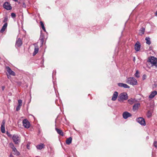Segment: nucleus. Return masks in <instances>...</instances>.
<instances>
[{
  "label": "nucleus",
  "instance_id": "c85d7f7f",
  "mask_svg": "<svg viewBox=\"0 0 157 157\" xmlns=\"http://www.w3.org/2000/svg\"><path fill=\"white\" fill-rule=\"evenodd\" d=\"M151 112L150 111H148L147 113V117L148 118L150 117L151 116Z\"/></svg>",
  "mask_w": 157,
  "mask_h": 157
},
{
  "label": "nucleus",
  "instance_id": "72a5a7b5",
  "mask_svg": "<svg viewBox=\"0 0 157 157\" xmlns=\"http://www.w3.org/2000/svg\"><path fill=\"white\" fill-rule=\"evenodd\" d=\"M153 145L155 147H157V142L155 141L153 143Z\"/></svg>",
  "mask_w": 157,
  "mask_h": 157
},
{
  "label": "nucleus",
  "instance_id": "f704fd0d",
  "mask_svg": "<svg viewBox=\"0 0 157 157\" xmlns=\"http://www.w3.org/2000/svg\"><path fill=\"white\" fill-rule=\"evenodd\" d=\"M44 36L43 34H41V35L40 37V39H43L44 40Z\"/></svg>",
  "mask_w": 157,
  "mask_h": 157
},
{
  "label": "nucleus",
  "instance_id": "1a4fd4ad",
  "mask_svg": "<svg viewBox=\"0 0 157 157\" xmlns=\"http://www.w3.org/2000/svg\"><path fill=\"white\" fill-rule=\"evenodd\" d=\"M5 122L6 121L5 120H3L2 121L1 126V132L3 133H4L5 132Z\"/></svg>",
  "mask_w": 157,
  "mask_h": 157
},
{
  "label": "nucleus",
  "instance_id": "412c9836",
  "mask_svg": "<svg viewBox=\"0 0 157 157\" xmlns=\"http://www.w3.org/2000/svg\"><path fill=\"white\" fill-rule=\"evenodd\" d=\"M12 151H13V154L14 155L18 156L20 155V152L17 151L16 148L13 149V150H12Z\"/></svg>",
  "mask_w": 157,
  "mask_h": 157
},
{
  "label": "nucleus",
  "instance_id": "4468645a",
  "mask_svg": "<svg viewBox=\"0 0 157 157\" xmlns=\"http://www.w3.org/2000/svg\"><path fill=\"white\" fill-rule=\"evenodd\" d=\"M118 86L120 87H123L124 88H129L130 87L128 85L126 84L119 83L118 84Z\"/></svg>",
  "mask_w": 157,
  "mask_h": 157
},
{
  "label": "nucleus",
  "instance_id": "f03ea898",
  "mask_svg": "<svg viewBox=\"0 0 157 157\" xmlns=\"http://www.w3.org/2000/svg\"><path fill=\"white\" fill-rule=\"evenodd\" d=\"M13 142L15 144L19 145L21 141V137L17 134H14L12 137Z\"/></svg>",
  "mask_w": 157,
  "mask_h": 157
},
{
  "label": "nucleus",
  "instance_id": "ea45409f",
  "mask_svg": "<svg viewBox=\"0 0 157 157\" xmlns=\"http://www.w3.org/2000/svg\"><path fill=\"white\" fill-rule=\"evenodd\" d=\"M5 86H2V89L3 90L5 89Z\"/></svg>",
  "mask_w": 157,
  "mask_h": 157
},
{
  "label": "nucleus",
  "instance_id": "4c0bfd02",
  "mask_svg": "<svg viewBox=\"0 0 157 157\" xmlns=\"http://www.w3.org/2000/svg\"><path fill=\"white\" fill-rule=\"evenodd\" d=\"M6 134L7 136L9 137H11V135L8 132H7Z\"/></svg>",
  "mask_w": 157,
  "mask_h": 157
},
{
  "label": "nucleus",
  "instance_id": "79ce46f5",
  "mask_svg": "<svg viewBox=\"0 0 157 157\" xmlns=\"http://www.w3.org/2000/svg\"><path fill=\"white\" fill-rule=\"evenodd\" d=\"M10 157H14V156L12 154H11L10 155Z\"/></svg>",
  "mask_w": 157,
  "mask_h": 157
},
{
  "label": "nucleus",
  "instance_id": "7c9ffc66",
  "mask_svg": "<svg viewBox=\"0 0 157 157\" xmlns=\"http://www.w3.org/2000/svg\"><path fill=\"white\" fill-rule=\"evenodd\" d=\"M21 106H20L19 105H18L16 108V110L17 111H18L20 110L21 107Z\"/></svg>",
  "mask_w": 157,
  "mask_h": 157
},
{
  "label": "nucleus",
  "instance_id": "473e14b6",
  "mask_svg": "<svg viewBox=\"0 0 157 157\" xmlns=\"http://www.w3.org/2000/svg\"><path fill=\"white\" fill-rule=\"evenodd\" d=\"M11 16L12 17L14 18H15L16 17V14L15 13H11Z\"/></svg>",
  "mask_w": 157,
  "mask_h": 157
},
{
  "label": "nucleus",
  "instance_id": "6e6552de",
  "mask_svg": "<svg viewBox=\"0 0 157 157\" xmlns=\"http://www.w3.org/2000/svg\"><path fill=\"white\" fill-rule=\"evenodd\" d=\"M6 68L7 71L10 75L13 76H14L15 75V73L12 71L9 67L7 66Z\"/></svg>",
  "mask_w": 157,
  "mask_h": 157
},
{
  "label": "nucleus",
  "instance_id": "ddd939ff",
  "mask_svg": "<svg viewBox=\"0 0 157 157\" xmlns=\"http://www.w3.org/2000/svg\"><path fill=\"white\" fill-rule=\"evenodd\" d=\"M34 45L35 46V49L33 53V55L35 56L38 52L39 49L38 47L36 44H35Z\"/></svg>",
  "mask_w": 157,
  "mask_h": 157
},
{
  "label": "nucleus",
  "instance_id": "a211bd4d",
  "mask_svg": "<svg viewBox=\"0 0 157 157\" xmlns=\"http://www.w3.org/2000/svg\"><path fill=\"white\" fill-rule=\"evenodd\" d=\"M7 23H5L3 26L2 29H1L0 32L1 33H3L5 30V29L7 28Z\"/></svg>",
  "mask_w": 157,
  "mask_h": 157
},
{
  "label": "nucleus",
  "instance_id": "e433bc0d",
  "mask_svg": "<svg viewBox=\"0 0 157 157\" xmlns=\"http://www.w3.org/2000/svg\"><path fill=\"white\" fill-rule=\"evenodd\" d=\"M7 20H8L7 18L6 17H5L4 18V20L3 22H6V21H7Z\"/></svg>",
  "mask_w": 157,
  "mask_h": 157
},
{
  "label": "nucleus",
  "instance_id": "aec40b11",
  "mask_svg": "<svg viewBox=\"0 0 157 157\" xmlns=\"http://www.w3.org/2000/svg\"><path fill=\"white\" fill-rule=\"evenodd\" d=\"M55 129L58 134H59V135H60L61 136H63V132L62 131V130L56 128H55Z\"/></svg>",
  "mask_w": 157,
  "mask_h": 157
},
{
  "label": "nucleus",
  "instance_id": "dca6fc26",
  "mask_svg": "<svg viewBox=\"0 0 157 157\" xmlns=\"http://www.w3.org/2000/svg\"><path fill=\"white\" fill-rule=\"evenodd\" d=\"M118 95V93L117 91H115L113 95V96L112 98V100L113 101H115L116 100L117 98V97Z\"/></svg>",
  "mask_w": 157,
  "mask_h": 157
},
{
  "label": "nucleus",
  "instance_id": "a19ab883",
  "mask_svg": "<svg viewBox=\"0 0 157 157\" xmlns=\"http://www.w3.org/2000/svg\"><path fill=\"white\" fill-rule=\"evenodd\" d=\"M146 75H144L143 76V78H144V79L145 78H146Z\"/></svg>",
  "mask_w": 157,
  "mask_h": 157
},
{
  "label": "nucleus",
  "instance_id": "a18cd8bd",
  "mask_svg": "<svg viewBox=\"0 0 157 157\" xmlns=\"http://www.w3.org/2000/svg\"><path fill=\"white\" fill-rule=\"evenodd\" d=\"M156 15H157V11L156 12Z\"/></svg>",
  "mask_w": 157,
  "mask_h": 157
},
{
  "label": "nucleus",
  "instance_id": "2f4dec72",
  "mask_svg": "<svg viewBox=\"0 0 157 157\" xmlns=\"http://www.w3.org/2000/svg\"><path fill=\"white\" fill-rule=\"evenodd\" d=\"M157 87V82H155L152 85V87L153 88H155Z\"/></svg>",
  "mask_w": 157,
  "mask_h": 157
},
{
  "label": "nucleus",
  "instance_id": "5701e85b",
  "mask_svg": "<svg viewBox=\"0 0 157 157\" xmlns=\"http://www.w3.org/2000/svg\"><path fill=\"white\" fill-rule=\"evenodd\" d=\"M145 30V29L143 27L141 28L140 30L139 34L141 35H143L144 33Z\"/></svg>",
  "mask_w": 157,
  "mask_h": 157
},
{
  "label": "nucleus",
  "instance_id": "bb28decb",
  "mask_svg": "<svg viewBox=\"0 0 157 157\" xmlns=\"http://www.w3.org/2000/svg\"><path fill=\"white\" fill-rule=\"evenodd\" d=\"M40 25L41 26V28L43 30H44L45 32L46 30L45 29L44 27V25L43 23V22L42 21L40 22Z\"/></svg>",
  "mask_w": 157,
  "mask_h": 157
},
{
  "label": "nucleus",
  "instance_id": "393cba45",
  "mask_svg": "<svg viewBox=\"0 0 157 157\" xmlns=\"http://www.w3.org/2000/svg\"><path fill=\"white\" fill-rule=\"evenodd\" d=\"M145 40H146V43L148 45H150L151 44V42L150 40V38L149 37H146Z\"/></svg>",
  "mask_w": 157,
  "mask_h": 157
},
{
  "label": "nucleus",
  "instance_id": "f3484780",
  "mask_svg": "<svg viewBox=\"0 0 157 157\" xmlns=\"http://www.w3.org/2000/svg\"><path fill=\"white\" fill-rule=\"evenodd\" d=\"M157 94V92L156 91H152L149 96V98H153Z\"/></svg>",
  "mask_w": 157,
  "mask_h": 157
},
{
  "label": "nucleus",
  "instance_id": "c756f323",
  "mask_svg": "<svg viewBox=\"0 0 157 157\" xmlns=\"http://www.w3.org/2000/svg\"><path fill=\"white\" fill-rule=\"evenodd\" d=\"M18 105L20 106H22V101L21 99H19L18 100Z\"/></svg>",
  "mask_w": 157,
  "mask_h": 157
},
{
  "label": "nucleus",
  "instance_id": "7ed1b4c3",
  "mask_svg": "<svg viewBox=\"0 0 157 157\" xmlns=\"http://www.w3.org/2000/svg\"><path fill=\"white\" fill-rule=\"evenodd\" d=\"M128 99V96L127 94L125 92H123L119 94L118 100L119 101H121L127 100Z\"/></svg>",
  "mask_w": 157,
  "mask_h": 157
},
{
  "label": "nucleus",
  "instance_id": "a878e982",
  "mask_svg": "<svg viewBox=\"0 0 157 157\" xmlns=\"http://www.w3.org/2000/svg\"><path fill=\"white\" fill-rule=\"evenodd\" d=\"M9 145L10 147L12 149V150L16 148L14 146L13 144L12 143H10L9 144Z\"/></svg>",
  "mask_w": 157,
  "mask_h": 157
},
{
  "label": "nucleus",
  "instance_id": "f257e3e1",
  "mask_svg": "<svg viewBox=\"0 0 157 157\" xmlns=\"http://www.w3.org/2000/svg\"><path fill=\"white\" fill-rule=\"evenodd\" d=\"M126 82L128 84L132 85H136L137 84V82L134 77H129L126 80Z\"/></svg>",
  "mask_w": 157,
  "mask_h": 157
},
{
  "label": "nucleus",
  "instance_id": "c03bdc74",
  "mask_svg": "<svg viewBox=\"0 0 157 157\" xmlns=\"http://www.w3.org/2000/svg\"><path fill=\"white\" fill-rule=\"evenodd\" d=\"M7 77H8V78H9L10 77L8 75H7Z\"/></svg>",
  "mask_w": 157,
  "mask_h": 157
},
{
  "label": "nucleus",
  "instance_id": "4be33fe9",
  "mask_svg": "<svg viewBox=\"0 0 157 157\" xmlns=\"http://www.w3.org/2000/svg\"><path fill=\"white\" fill-rule=\"evenodd\" d=\"M128 103L130 104H132L135 102V100L134 99L130 98L128 100Z\"/></svg>",
  "mask_w": 157,
  "mask_h": 157
},
{
  "label": "nucleus",
  "instance_id": "39448f33",
  "mask_svg": "<svg viewBox=\"0 0 157 157\" xmlns=\"http://www.w3.org/2000/svg\"><path fill=\"white\" fill-rule=\"evenodd\" d=\"M23 126L26 128H29L30 126V123L26 119H25L23 120Z\"/></svg>",
  "mask_w": 157,
  "mask_h": 157
},
{
  "label": "nucleus",
  "instance_id": "0eeeda50",
  "mask_svg": "<svg viewBox=\"0 0 157 157\" xmlns=\"http://www.w3.org/2000/svg\"><path fill=\"white\" fill-rule=\"evenodd\" d=\"M3 7L7 10H10L12 9L10 4L8 2H5L3 4Z\"/></svg>",
  "mask_w": 157,
  "mask_h": 157
},
{
  "label": "nucleus",
  "instance_id": "c9c22d12",
  "mask_svg": "<svg viewBox=\"0 0 157 157\" xmlns=\"http://www.w3.org/2000/svg\"><path fill=\"white\" fill-rule=\"evenodd\" d=\"M40 42L41 43V45H42L44 43V40L43 39H40Z\"/></svg>",
  "mask_w": 157,
  "mask_h": 157
},
{
  "label": "nucleus",
  "instance_id": "423d86ee",
  "mask_svg": "<svg viewBox=\"0 0 157 157\" xmlns=\"http://www.w3.org/2000/svg\"><path fill=\"white\" fill-rule=\"evenodd\" d=\"M136 121L139 123H140L141 125L144 126L146 125L145 121L143 118L141 117H139L137 119Z\"/></svg>",
  "mask_w": 157,
  "mask_h": 157
},
{
  "label": "nucleus",
  "instance_id": "49530a36",
  "mask_svg": "<svg viewBox=\"0 0 157 157\" xmlns=\"http://www.w3.org/2000/svg\"><path fill=\"white\" fill-rule=\"evenodd\" d=\"M36 157H37V156H36Z\"/></svg>",
  "mask_w": 157,
  "mask_h": 157
},
{
  "label": "nucleus",
  "instance_id": "2eb2a0df",
  "mask_svg": "<svg viewBox=\"0 0 157 157\" xmlns=\"http://www.w3.org/2000/svg\"><path fill=\"white\" fill-rule=\"evenodd\" d=\"M140 106V104L139 103H137L134 104L133 107V110L134 111L137 110Z\"/></svg>",
  "mask_w": 157,
  "mask_h": 157
},
{
  "label": "nucleus",
  "instance_id": "58836bf2",
  "mask_svg": "<svg viewBox=\"0 0 157 157\" xmlns=\"http://www.w3.org/2000/svg\"><path fill=\"white\" fill-rule=\"evenodd\" d=\"M22 6L23 7H24V8H25L26 7V5L25 4V3L24 2H23V5Z\"/></svg>",
  "mask_w": 157,
  "mask_h": 157
},
{
  "label": "nucleus",
  "instance_id": "f8f14e48",
  "mask_svg": "<svg viewBox=\"0 0 157 157\" xmlns=\"http://www.w3.org/2000/svg\"><path fill=\"white\" fill-rule=\"evenodd\" d=\"M22 44V40L20 38H18L16 41L15 46L16 47H19Z\"/></svg>",
  "mask_w": 157,
  "mask_h": 157
},
{
  "label": "nucleus",
  "instance_id": "20e7f679",
  "mask_svg": "<svg viewBox=\"0 0 157 157\" xmlns=\"http://www.w3.org/2000/svg\"><path fill=\"white\" fill-rule=\"evenodd\" d=\"M148 61L151 64L152 66H155L157 67V59L154 57L152 56L149 59Z\"/></svg>",
  "mask_w": 157,
  "mask_h": 157
},
{
  "label": "nucleus",
  "instance_id": "cd10ccee",
  "mask_svg": "<svg viewBox=\"0 0 157 157\" xmlns=\"http://www.w3.org/2000/svg\"><path fill=\"white\" fill-rule=\"evenodd\" d=\"M139 73L138 70H136V73L135 74V76L137 78H139L140 77Z\"/></svg>",
  "mask_w": 157,
  "mask_h": 157
},
{
  "label": "nucleus",
  "instance_id": "9b49d317",
  "mask_svg": "<svg viewBox=\"0 0 157 157\" xmlns=\"http://www.w3.org/2000/svg\"><path fill=\"white\" fill-rule=\"evenodd\" d=\"M140 44L139 41H137L135 45V49L136 51H139L140 48Z\"/></svg>",
  "mask_w": 157,
  "mask_h": 157
},
{
  "label": "nucleus",
  "instance_id": "b1692460",
  "mask_svg": "<svg viewBox=\"0 0 157 157\" xmlns=\"http://www.w3.org/2000/svg\"><path fill=\"white\" fill-rule=\"evenodd\" d=\"M72 138L71 137H69L66 140V143L67 144H70L72 142Z\"/></svg>",
  "mask_w": 157,
  "mask_h": 157
},
{
  "label": "nucleus",
  "instance_id": "37998d69",
  "mask_svg": "<svg viewBox=\"0 0 157 157\" xmlns=\"http://www.w3.org/2000/svg\"><path fill=\"white\" fill-rule=\"evenodd\" d=\"M15 1V2H16L18 0H14Z\"/></svg>",
  "mask_w": 157,
  "mask_h": 157
},
{
  "label": "nucleus",
  "instance_id": "6ab92c4d",
  "mask_svg": "<svg viewBox=\"0 0 157 157\" xmlns=\"http://www.w3.org/2000/svg\"><path fill=\"white\" fill-rule=\"evenodd\" d=\"M44 145L43 144H38L36 146V148L39 150H41L42 148H44Z\"/></svg>",
  "mask_w": 157,
  "mask_h": 157
},
{
  "label": "nucleus",
  "instance_id": "9d476101",
  "mask_svg": "<svg viewBox=\"0 0 157 157\" xmlns=\"http://www.w3.org/2000/svg\"><path fill=\"white\" fill-rule=\"evenodd\" d=\"M131 114L127 112H124L123 113V117L124 119H126L128 117H131Z\"/></svg>",
  "mask_w": 157,
  "mask_h": 157
}]
</instances>
